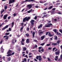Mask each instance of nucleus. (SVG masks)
<instances>
[{"label":"nucleus","mask_w":62,"mask_h":62,"mask_svg":"<svg viewBox=\"0 0 62 62\" xmlns=\"http://www.w3.org/2000/svg\"><path fill=\"white\" fill-rule=\"evenodd\" d=\"M23 61H25V62H27L26 59V58L24 59Z\"/></svg>","instance_id":"43"},{"label":"nucleus","mask_w":62,"mask_h":62,"mask_svg":"<svg viewBox=\"0 0 62 62\" xmlns=\"http://www.w3.org/2000/svg\"><path fill=\"white\" fill-rule=\"evenodd\" d=\"M60 58L62 59V54H61L60 56Z\"/></svg>","instance_id":"59"},{"label":"nucleus","mask_w":62,"mask_h":62,"mask_svg":"<svg viewBox=\"0 0 62 62\" xmlns=\"http://www.w3.org/2000/svg\"><path fill=\"white\" fill-rule=\"evenodd\" d=\"M35 32H33L32 33V36L33 38H35Z\"/></svg>","instance_id":"20"},{"label":"nucleus","mask_w":62,"mask_h":62,"mask_svg":"<svg viewBox=\"0 0 62 62\" xmlns=\"http://www.w3.org/2000/svg\"><path fill=\"white\" fill-rule=\"evenodd\" d=\"M34 22H35V20H31V21H30V23L31 24V25L32 26H33L34 24Z\"/></svg>","instance_id":"5"},{"label":"nucleus","mask_w":62,"mask_h":62,"mask_svg":"<svg viewBox=\"0 0 62 62\" xmlns=\"http://www.w3.org/2000/svg\"><path fill=\"white\" fill-rule=\"evenodd\" d=\"M4 9H3V11H1V13H3V12H4Z\"/></svg>","instance_id":"57"},{"label":"nucleus","mask_w":62,"mask_h":62,"mask_svg":"<svg viewBox=\"0 0 62 62\" xmlns=\"http://www.w3.org/2000/svg\"><path fill=\"white\" fill-rule=\"evenodd\" d=\"M52 8H53V6H51L49 7V8H48V9H51Z\"/></svg>","instance_id":"27"},{"label":"nucleus","mask_w":62,"mask_h":62,"mask_svg":"<svg viewBox=\"0 0 62 62\" xmlns=\"http://www.w3.org/2000/svg\"><path fill=\"white\" fill-rule=\"evenodd\" d=\"M9 34V33H6L5 35H8Z\"/></svg>","instance_id":"39"},{"label":"nucleus","mask_w":62,"mask_h":62,"mask_svg":"<svg viewBox=\"0 0 62 62\" xmlns=\"http://www.w3.org/2000/svg\"><path fill=\"white\" fill-rule=\"evenodd\" d=\"M8 16V14H6V15L4 16L3 17L4 20H6V19H7V18Z\"/></svg>","instance_id":"9"},{"label":"nucleus","mask_w":62,"mask_h":62,"mask_svg":"<svg viewBox=\"0 0 62 62\" xmlns=\"http://www.w3.org/2000/svg\"><path fill=\"white\" fill-rule=\"evenodd\" d=\"M24 39H22V41H21V42H24Z\"/></svg>","instance_id":"51"},{"label":"nucleus","mask_w":62,"mask_h":62,"mask_svg":"<svg viewBox=\"0 0 62 62\" xmlns=\"http://www.w3.org/2000/svg\"><path fill=\"white\" fill-rule=\"evenodd\" d=\"M20 36L19 34L18 35H17V37H18V38H19V37Z\"/></svg>","instance_id":"60"},{"label":"nucleus","mask_w":62,"mask_h":62,"mask_svg":"<svg viewBox=\"0 0 62 62\" xmlns=\"http://www.w3.org/2000/svg\"><path fill=\"white\" fill-rule=\"evenodd\" d=\"M25 50H26V47H24L23 48V51H25Z\"/></svg>","instance_id":"25"},{"label":"nucleus","mask_w":62,"mask_h":62,"mask_svg":"<svg viewBox=\"0 0 62 62\" xmlns=\"http://www.w3.org/2000/svg\"><path fill=\"white\" fill-rule=\"evenodd\" d=\"M9 4H10L13 3H14L15 2V0H9Z\"/></svg>","instance_id":"4"},{"label":"nucleus","mask_w":62,"mask_h":62,"mask_svg":"<svg viewBox=\"0 0 62 62\" xmlns=\"http://www.w3.org/2000/svg\"><path fill=\"white\" fill-rule=\"evenodd\" d=\"M57 30L55 29H54L53 30V31L55 32V33H57Z\"/></svg>","instance_id":"22"},{"label":"nucleus","mask_w":62,"mask_h":62,"mask_svg":"<svg viewBox=\"0 0 62 62\" xmlns=\"http://www.w3.org/2000/svg\"><path fill=\"white\" fill-rule=\"evenodd\" d=\"M31 19V17L30 16L28 17H26L23 18V22L25 23V22H28L29 20Z\"/></svg>","instance_id":"1"},{"label":"nucleus","mask_w":62,"mask_h":62,"mask_svg":"<svg viewBox=\"0 0 62 62\" xmlns=\"http://www.w3.org/2000/svg\"><path fill=\"white\" fill-rule=\"evenodd\" d=\"M41 52H43L44 51V49H43V48H42L41 50Z\"/></svg>","instance_id":"34"},{"label":"nucleus","mask_w":62,"mask_h":62,"mask_svg":"<svg viewBox=\"0 0 62 62\" xmlns=\"http://www.w3.org/2000/svg\"><path fill=\"white\" fill-rule=\"evenodd\" d=\"M25 36H26L27 37H28L30 36L29 34L27 33L25 34Z\"/></svg>","instance_id":"19"},{"label":"nucleus","mask_w":62,"mask_h":62,"mask_svg":"<svg viewBox=\"0 0 62 62\" xmlns=\"http://www.w3.org/2000/svg\"><path fill=\"white\" fill-rule=\"evenodd\" d=\"M29 29H30L28 27L27 28L26 30H27V31H29Z\"/></svg>","instance_id":"40"},{"label":"nucleus","mask_w":62,"mask_h":62,"mask_svg":"<svg viewBox=\"0 0 62 62\" xmlns=\"http://www.w3.org/2000/svg\"><path fill=\"white\" fill-rule=\"evenodd\" d=\"M38 48L39 50H40L41 48H42V47L40 46L38 47Z\"/></svg>","instance_id":"47"},{"label":"nucleus","mask_w":62,"mask_h":62,"mask_svg":"<svg viewBox=\"0 0 62 62\" xmlns=\"http://www.w3.org/2000/svg\"><path fill=\"white\" fill-rule=\"evenodd\" d=\"M8 8V7L7 5H5L4 6V9L6 10V9Z\"/></svg>","instance_id":"23"},{"label":"nucleus","mask_w":62,"mask_h":62,"mask_svg":"<svg viewBox=\"0 0 62 62\" xmlns=\"http://www.w3.org/2000/svg\"><path fill=\"white\" fill-rule=\"evenodd\" d=\"M37 56V57H36V58L38 60L39 59V56Z\"/></svg>","instance_id":"36"},{"label":"nucleus","mask_w":62,"mask_h":62,"mask_svg":"<svg viewBox=\"0 0 62 62\" xmlns=\"http://www.w3.org/2000/svg\"><path fill=\"white\" fill-rule=\"evenodd\" d=\"M11 54H8V55H7V56H11Z\"/></svg>","instance_id":"35"},{"label":"nucleus","mask_w":62,"mask_h":62,"mask_svg":"<svg viewBox=\"0 0 62 62\" xmlns=\"http://www.w3.org/2000/svg\"><path fill=\"white\" fill-rule=\"evenodd\" d=\"M47 25H45V26L46 27H52L53 26V24L51 23H47Z\"/></svg>","instance_id":"2"},{"label":"nucleus","mask_w":62,"mask_h":62,"mask_svg":"<svg viewBox=\"0 0 62 62\" xmlns=\"http://www.w3.org/2000/svg\"><path fill=\"white\" fill-rule=\"evenodd\" d=\"M13 16H16V14L14 13L13 14Z\"/></svg>","instance_id":"56"},{"label":"nucleus","mask_w":62,"mask_h":62,"mask_svg":"<svg viewBox=\"0 0 62 62\" xmlns=\"http://www.w3.org/2000/svg\"><path fill=\"white\" fill-rule=\"evenodd\" d=\"M27 7L29 9H31L32 8V4L28 5L27 6Z\"/></svg>","instance_id":"3"},{"label":"nucleus","mask_w":62,"mask_h":62,"mask_svg":"<svg viewBox=\"0 0 62 62\" xmlns=\"http://www.w3.org/2000/svg\"><path fill=\"white\" fill-rule=\"evenodd\" d=\"M46 2V1L45 2H44V1H40V3H45V2Z\"/></svg>","instance_id":"38"},{"label":"nucleus","mask_w":62,"mask_h":62,"mask_svg":"<svg viewBox=\"0 0 62 62\" xmlns=\"http://www.w3.org/2000/svg\"><path fill=\"white\" fill-rule=\"evenodd\" d=\"M52 45H54V46H55V45H57V43H52Z\"/></svg>","instance_id":"21"},{"label":"nucleus","mask_w":62,"mask_h":62,"mask_svg":"<svg viewBox=\"0 0 62 62\" xmlns=\"http://www.w3.org/2000/svg\"><path fill=\"white\" fill-rule=\"evenodd\" d=\"M49 32H46V35H48V34Z\"/></svg>","instance_id":"58"},{"label":"nucleus","mask_w":62,"mask_h":62,"mask_svg":"<svg viewBox=\"0 0 62 62\" xmlns=\"http://www.w3.org/2000/svg\"><path fill=\"white\" fill-rule=\"evenodd\" d=\"M41 59H42V58H41V56H39V61H40L41 60Z\"/></svg>","instance_id":"15"},{"label":"nucleus","mask_w":62,"mask_h":62,"mask_svg":"<svg viewBox=\"0 0 62 62\" xmlns=\"http://www.w3.org/2000/svg\"><path fill=\"white\" fill-rule=\"evenodd\" d=\"M9 26V25H7L5 26L3 28H2V30H5V29H6V28H7L8 26Z\"/></svg>","instance_id":"8"},{"label":"nucleus","mask_w":62,"mask_h":62,"mask_svg":"<svg viewBox=\"0 0 62 62\" xmlns=\"http://www.w3.org/2000/svg\"><path fill=\"white\" fill-rule=\"evenodd\" d=\"M33 41L34 42H38V41H37V40H34Z\"/></svg>","instance_id":"44"},{"label":"nucleus","mask_w":62,"mask_h":62,"mask_svg":"<svg viewBox=\"0 0 62 62\" xmlns=\"http://www.w3.org/2000/svg\"><path fill=\"white\" fill-rule=\"evenodd\" d=\"M59 53H60V51H59L56 52L55 53V54L56 55H58V54H59Z\"/></svg>","instance_id":"14"},{"label":"nucleus","mask_w":62,"mask_h":62,"mask_svg":"<svg viewBox=\"0 0 62 62\" xmlns=\"http://www.w3.org/2000/svg\"><path fill=\"white\" fill-rule=\"evenodd\" d=\"M28 1V2H35L36 1L34 0H25V2H27Z\"/></svg>","instance_id":"7"},{"label":"nucleus","mask_w":62,"mask_h":62,"mask_svg":"<svg viewBox=\"0 0 62 62\" xmlns=\"http://www.w3.org/2000/svg\"><path fill=\"white\" fill-rule=\"evenodd\" d=\"M34 60H35V61H36V62H38V61H37V59H34Z\"/></svg>","instance_id":"54"},{"label":"nucleus","mask_w":62,"mask_h":62,"mask_svg":"<svg viewBox=\"0 0 62 62\" xmlns=\"http://www.w3.org/2000/svg\"><path fill=\"white\" fill-rule=\"evenodd\" d=\"M12 53V51L10 50H9L7 53V54H9L11 53Z\"/></svg>","instance_id":"10"},{"label":"nucleus","mask_w":62,"mask_h":62,"mask_svg":"<svg viewBox=\"0 0 62 62\" xmlns=\"http://www.w3.org/2000/svg\"><path fill=\"white\" fill-rule=\"evenodd\" d=\"M44 44H45V43H43L41 44L40 45H41V46H43Z\"/></svg>","instance_id":"37"},{"label":"nucleus","mask_w":62,"mask_h":62,"mask_svg":"<svg viewBox=\"0 0 62 62\" xmlns=\"http://www.w3.org/2000/svg\"><path fill=\"white\" fill-rule=\"evenodd\" d=\"M60 40H58L57 41V43L58 45V44H59V43H60Z\"/></svg>","instance_id":"31"},{"label":"nucleus","mask_w":62,"mask_h":62,"mask_svg":"<svg viewBox=\"0 0 62 62\" xmlns=\"http://www.w3.org/2000/svg\"><path fill=\"white\" fill-rule=\"evenodd\" d=\"M55 49H56V47H54V48H53V52H54V50H55Z\"/></svg>","instance_id":"42"},{"label":"nucleus","mask_w":62,"mask_h":62,"mask_svg":"<svg viewBox=\"0 0 62 62\" xmlns=\"http://www.w3.org/2000/svg\"><path fill=\"white\" fill-rule=\"evenodd\" d=\"M20 24H21V26H22V27L21 28L20 30V31H21L23 29V23H22Z\"/></svg>","instance_id":"6"},{"label":"nucleus","mask_w":62,"mask_h":62,"mask_svg":"<svg viewBox=\"0 0 62 62\" xmlns=\"http://www.w3.org/2000/svg\"><path fill=\"white\" fill-rule=\"evenodd\" d=\"M47 59L48 61H51V59L49 58H47Z\"/></svg>","instance_id":"33"},{"label":"nucleus","mask_w":62,"mask_h":62,"mask_svg":"<svg viewBox=\"0 0 62 62\" xmlns=\"http://www.w3.org/2000/svg\"><path fill=\"white\" fill-rule=\"evenodd\" d=\"M39 33V35H40V34H43V31H41L40 32H38Z\"/></svg>","instance_id":"24"},{"label":"nucleus","mask_w":62,"mask_h":62,"mask_svg":"<svg viewBox=\"0 0 62 62\" xmlns=\"http://www.w3.org/2000/svg\"><path fill=\"white\" fill-rule=\"evenodd\" d=\"M55 58L54 59L55 60H58V56H56L55 57Z\"/></svg>","instance_id":"18"},{"label":"nucleus","mask_w":62,"mask_h":62,"mask_svg":"<svg viewBox=\"0 0 62 62\" xmlns=\"http://www.w3.org/2000/svg\"><path fill=\"white\" fill-rule=\"evenodd\" d=\"M24 57H26L27 58H28V56H27V55L25 56Z\"/></svg>","instance_id":"53"},{"label":"nucleus","mask_w":62,"mask_h":62,"mask_svg":"<svg viewBox=\"0 0 62 62\" xmlns=\"http://www.w3.org/2000/svg\"><path fill=\"white\" fill-rule=\"evenodd\" d=\"M50 45H51V44H46V46H50Z\"/></svg>","instance_id":"46"},{"label":"nucleus","mask_w":62,"mask_h":62,"mask_svg":"<svg viewBox=\"0 0 62 62\" xmlns=\"http://www.w3.org/2000/svg\"><path fill=\"white\" fill-rule=\"evenodd\" d=\"M2 42H3V40H1V42H0V44H2Z\"/></svg>","instance_id":"49"},{"label":"nucleus","mask_w":62,"mask_h":62,"mask_svg":"<svg viewBox=\"0 0 62 62\" xmlns=\"http://www.w3.org/2000/svg\"><path fill=\"white\" fill-rule=\"evenodd\" d=\"M45 37V35H43V36H41V40H43V39H44Z\"/></svg>","instance_id":"12"},{"label":"nucleus","mask_w":62,"mask_h":62,"mask_svg":"<svg viewBox=\"0 0 62 62\" xmlns=\"http://www.w3.org/2000/svg\"><path fill=\"white\" fill-rule=\"evenodd\" d=\"M10 60H11V58H10V57H9L8 58V61H10Z\"/></svg>","instance_id":"29"},{"label":"nucleus","mask_w":62,"mask_h":62,"mask_svg":"<svg viewBox=\"0 0 62 62\" xmlns=\"http://www.w3.org/2000/svg\"><path fill=\"white\" fill-rule=\"evenodd\" d=\"M6 37H7L6 38H5V39H6V40H8L9 37V36H7V35L4 36H3V38H6Z\"/></svg>","instance_id":"11"},{"label":"nucleus","mask_w":62,"mask_h":62,"mask_svg":"<svg viewBox=\"0 0 62 62\" xmlns=\"http://www.w3.org/2000/svg\"><path fill=\"white\" fill-rule=\"evenodd\" d=\"M55 10V8H54L52 9L53 10Z\"/></svg>","instance_id":"63"},{"label":"nucleus","mask_w":62,"mask_h":62,"mask_svg":"<svg viewBox=\"0 0 62 62\" xmlns=\"http://www.w3.org/2000/svg\"><path fill=\"white\" fill-rule=\"evenodd\" d=\"M57 35H59L60 36V35H61V34L60 33H58L57 32Z\"/></svg>","instance_id":"30"},{"label":"nucleus","mask_w":62,"mask_h":62,"mask_svg":"<svg viewBox=\"0 0 62 62\" xmlns=\"http://www.w3.org/2000/svg\"><path fill=\"white\" fill-rule=\"evenodd\" d=\"M47 5V3H45L44 4V6H46V5Z\"/></svg>","instance_id":"62"},{"label":"nucleus","mask_w":62,"mask_h":62,"mask_svg":"<svg viewBox=\"0 0 62 62\" xmlns=\"http://www.w3.org/2000/svg\"><path fill=\"white\" fill-rule=\"evenodd\" d=\"M48 35L49 36V37H52V36H53L54 35H52L51 34V33L49 32L48 34Z\"/></svg>","instance_id":"16"},{"label":"nucleus","mask_w":62,"mask_h":62,"mask_svg":"<svg viewBox=\"0 0 62 62\" xmlns=\"http://www.w3.org/2000/svg\"><path fill=\"white\" fill-rule=\"evenodd\" d=\"M42 24H41L38 27V29H39L40 27H42Z\"/></svg>","instance_id":"17"},{"label":"nucleus","mask_w":62,"mask_h":62,"mask_svg":"<svg viewBox=\"0 0 62 62\" xmlns=\"http://www.w3.org/2000/svg\"><path fill=\"white\" fill-rule=\"evenodd\" d=\"M21 43L22 45H24V42H21Z\"/></svg>","instance_id":"28"},{"label":"nucleus","mask_w":62,"mask_h":62,"mask_svg":"<svg viewBox=\"0 0 62 62\" xmlns=\"http://www.w3.org/2000/svg\"><path fill=\"white\" fill-rule=\"evenodd\" d=\"M37 16H35V18H34V19L35 20H37Z\"/></svg>","instance_id":"45"},{"label":"nucleus","mask_w":62,"mask_h":62,"mask_svg":"<svg viewBox=\"0 0 62 62\" xmlns=\"http://www.w3.org/2000/svg\"><path fill=\"white\" fill-rule=\"evenodd\" d=\"M1 50H3V47H2V46L1 47Z\"/></svg>","instance_id":"61"},{"label":"nucleus","mask_w":62,"mask_h":62,"mask_svg":"<svg viewBox=\"0 0 62 62\" xmlns=\"http://www.w3.org/2000/svg\"><path fill=\"white\" fill-rule=\"evenodd\" d=\"M14 22H12V25H11L12 27H13V26H14Z\"/></svg>","instance_id":"26"},{"label":"nucleus","mask_w":62,"mask_h":62,"mask_svg":"<svg viewBox=\"0 0 62 62\" xmlns=\"http://www.w3.org/2000/svg\"><path fill=\"white\" fill-rule=\"evenodd\" d=\"M59 31L60 32H61V33H62V30H59Z\"/></svg>","instance_id":"50"},{"label":"nucleus","mask_w":62,"mask_h":62,"mask_svg":"<svg viewBox=\"0 0 62 62\" xmlns=\"http://www.w3.org/2000/svg\"><path fill=\"white\" fill-rule=\"evenodd\" d=\"M60 48L61 49H62V45H61L60 46Z\"/></svg>","instance_id":"64"},{"label":"nucleus","mask_w":62,"mask_h":62,"mask_svg":"<svg viewBox=\"0 0 62 62\" xmlns=\"http://www.w3.org/2000/svg\"><path fill=\"white\" fill-rule=\"evenodd\" d=\"M58 14H62L60 12H58Z\"/></svg>","instance_id":"55"},{"label":"nucleus","mask_w":62,"mask_h":62,"mask_svg":"<svg viewBox=\"0 0 62 62\" xmlns=\"http://www.w3.org/2000/svg\"><path fill=\"white\" fill-rule=\"evenodd\" d=\"M14 54H15V52H13L11 54V55H13Z\"/></svg>","instance_id":"48"},{"label":"nucleus","mask_w":62,"mask_h":62,"mask_svg":"<svg viewBox=\"0 0 62 62\" xmlns=\"http://www.w3.org/2000/svg\"><path fill=\"white\" fill-rule=\"evenodd\" d=\"M10 18H11V16H9L8 18V20H10Z\"/></svg>","instance_id":"41"},{"label":"nucleus","mask_w":62,"mask_h":62,"mask_svg":"<svg viewBox=\"0 0 62 62\" xmlns=\"http://www.w3.org/2000/svg\"><path fill=\"white\" fill-rule=\"evenodd\" d=\"M9 31H11V28H9Z\"/></svg>","instance_id":"52"},{"label":"nucleus","mask_w":62,"mask_h":62,"mask_svg":"<svg viewBox=\"0 0 62 62\" xmlns=\"http://www.w3.org/2000/svg\"><path fill=\"white\" fill-rule=\"evenodd\" d=\"M26 43H30V41H29V39H27L26 40Z\"/></svg>","instance_id":"13"},{"label":"nucleus","mask_w":62,"mask_h":62,"mask_svg":"<svg viewBox=\"0 0 62 62\" xmlns=\"http://www.w3.org/2000/svg\"><path fill=\"white\" fill-rule=\"evenodd\" d=\"M54 38H55L54 39H55V40H56L57 39V37L56 36H55Z\"/></svg>","instance_id":"32"}]
</instances>
